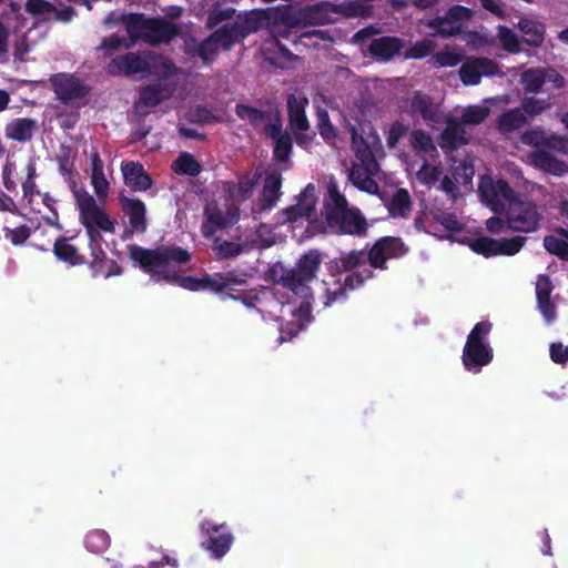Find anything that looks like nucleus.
I'll return each instance as SVG.
<instances>
[{
	"instance_id": "obj_1",
	"label": "nucleus",
	"mask_w": 568,
	"mask_h": 568,
	"mask_svg": "<svg viewBox=\"0 0 568 568\" xmlns=\"http://www.w3.org/2000/svg\"><path fill=\"white\" fill-rule=\"evenodd\" d=\"M322 260L318 251H308L300 257L295 268L282 278L283 286L290 290L295 298L287 304L273 301L271 305L270 315L284 322V325L280 326L281 343L285 341L284 333L292 337L311 321V283L321 267Z\"/></svg>"
},
{
	"instance_id": "obj_2",
	"label": "nucleus",
	"mask_w": 568,
	"mask_h": 568,
	"mask_svg": "<svg viewBox=\"0 0 568 568\" xmlns=\"http://www.w3.org/2000/svg\"><path fill=\"white\" fill-rule=\"evenodd\" d=\"M483 203L501 216L490 217L487 230L500 233L506 229L519 232H532L538 227L540 215L536 205L517 199L515 192L503 180L483 176L479 181Z\"/></svg>"
},
{
	"instance_id": "obj_3",
	"label": "nucleus",
	"mask_w": 568,
	"mask_h": 568,
	"mask_svg": "<svg viewBox=\"0 0 568 568\" xmlns=\"http://www.w3.org/2000/svg\"><path fill=\"white\" fill-rule=\"evenodd\" d=\"M129 254L132 261L151 274L154 281H168L179 284L190 291L212 290L221 291L233 284L230 276H205L195 278L192 276H179V266L190 260V254L180 247H160L154 251L140 246H130Z\"/></svg>"
},
{
	"instance_id": "obj_4",
	"label": "nucleus",
	"mask_w": 568,
	"mask_h": 568,
	"mask_svg": "<svg viewBox=\"0 0 568 568\" xmlns=\"http://www.w3.org/2000/svg\"><path fill=\"white\" fill-rule=\"evenodd\" d=\"M74 197L80 221L87 229L89 235L92 265L97 267V272H102L100 264L103 262L105 253L102 248L100 231L113 233L115 231L116 221L97 203L89 192L77 190L74 191Z\"/></svg>"
},
{
	"instance_id": "obj_5",
	"label": "nucleus",
	"mask_w": 568,
	"mask_h": 568,
	"mask_svg": "<svg viewBox=\"0 0 568 568\" xmlns=\"http://www.w3.org/2000/svg\"><path fill=\"white\" fill-rule=\"evenodd\" d=\"M109 73L113 75H132L150 72L164 78H171L176 69L166 59L151 53H128L113 59L108 65Z\"/></svg>"
},
{
	"instance_id": "obj_6",
	"label": "nucleus",
	"mask_w": 568,
	"mask_h": 568,
	"mask_svg": "<svg viewBox=\"0 0 568 568\" xmlns=\"http://www.w3.org/2000/svg\"><path fill=\"white\" fill-rule=\"evenodd\" d=\"M456 115L447 119V126L442 133L439 145L443 149L454 150L467 143V133L464 125H477L489 114V109L483 104L468 105L456 109Z\"/></svg>"
},
{
	"instance_id": "obj_7",
	"label": "nucleus",
	"mask_w": 568,
	"mask_h": 568,
	"mask_svg": "<svg viewBox=\"0 0 568 568\" xmlns=\"http://www.w3.org/2000/svg\"><path fill=\"white\" fill-rule=\"evenodd\" d=\"M326 219L332 226L348 234H357L365 227V221L356 210L347 209L345 197L337 191L335 184H329L325 201Z\"/></svg>"
},
{
	"instance_id": "obj_8",
	"label": "nucleus",
	"mask_w": 568,
	"mask_h": 568,
	"mask_svg": "<svg viewBox=\"0 0 568 568\" xmlns=\"http://www.w3.org/2000/svg\"><path fill=\"white\" fill-rule=\"evenodd\" d=\"M490 329L491 324L483 322L476 324L468 335L463 352V364L467 371L479 373L480 368L493 359V349L485 342Z\"/></svg>"
},
{
	"instance_id": "obj_9",
	"label": "nucleus",
	"mask_w": 568,
	"mask_h": 568,
	"mask_svg": "<svg viewBox=\"0 0 568 568\" xmlns=\"http://www.w3.org/2000/svg\"><path fill=\"white\" fill-rule=\"evenodd\" d=\"M410 142L413 149L424 161L423 165L416 172V179L422 184L428 186L434 185L439 180L440 175V170L436 163V158L438 156L436 146L430 136L422 131H414L410 134Z\"/></svg>"
},
{
	"instance_id": "obj_10",
	"label": "nucleus",
	"mask_w": 568,
	"mask_h": 568,
	"mask_svg": "<svg viewBox=\"0 0 568 568\" xmlns=\"http://www.w3.org/2000/svg\"><path fill=\"white\" fill-rule=\"evenodd\" d=\"M126 31L131 38H143L151 43L169 41L175 36V29L166 22L145 19L142 16H129L125 18Z\"/></svg>"
},
{
	"instance_id": "obj_11",
	"label": "nucleus",
	"mask_w": 568,
	"mask_h": 568,
	"mask_svg": "<svg viewBox=\"0 0 568 568\" xmlns=\"http://www.w3.org/2000/svg\"><path fill=\"white\" fill-rule=\"evenodd\" d=\"M317 203V194L314 185L308 184L300 194L297 204L281 211L277 215V222L303 223L307 221L310 224L316 222L315 205Z\"/></svg>"
},
{
	"instance_id": "obj_12",
	"label": "nucleus",
	"mask_w": 568,
	"mask_h": 568,
	"mask_svg": "<svg viewBox=\"0 0 568 568\" xmlns=\"http://www.w3.org/2000/svg\"><path fill=\"white\" fill-rule=\"evenodd\" d=\"M524 245V237L514 236L511 239H491L487 236L478 237L469 243L470 248L486 257L496 255H515Z\"/></svg>"
},
{
	"instance_id": "obj_13",
	"label": "nucleus",
	"mask_w": 568,
	"mask_h": 568,
	"mask_svg": "<svg viewBox=\"0 0 568 568\" xmlns=\"http://www.w3.org/2000/svg\"><path fill=\"white\" fill-rule=\"evenodd\" d=\"M237 216V209L234 205H229L225 200L207 204L205 222L202 226L204 236H211L217 229L233 224Z\"/></svg>"
},
{
	"instance_id": "obj_14",
	"label": "nucleus",
	"mask_w": 568,
	"mask_h": 568,
	"mask_svg": "<svg viewBox=\"0 0 568 568\" xmlns=\"http://www.w3.org/2000/svg\"><path fill=\"white\" fill-rule=\"evenodd\" d=\"M521 83L526 91L537 92L540 89L546 91L559 89L564 85V78L554 69H529L521 75Z\"/></svg>"
},
{
	"instance_id": "obj_15",
	"label": "nucleus",
	"mask_w": 568,
	"mask_h": 568,
	"mask_svg": "<svg viewBox=\"0 0 568 568\" xmlns=\"http://www.w3.org/2000/svg\"><path fill=\"white\" fill-rule=\"evenodd\" d=\"M26 179L22 181L23 200L29 203L32 210L42 212V206L53 211L54 200L36 190V162L30 159L24 168Z\"/></svg>"
},
{
	"instance_id": "obj_16",
	"label": "nucleus",
	"mask_w": 568,
	"mask_h": 568,
	"mask_svg": "<svg viewBox=\"0 0 568 568\" xmlns=\"http://www.w3.org/2000/svg\"><path fill=\"white\" fill-rule=\"evenodd\" d=\"M416 225L425 232L439 237H446V234L442 233L443 231L453 233L462 229V224L456 216L443 212L425 213L416 220ZM449 236L447 235V237Z\"/></svg>"
},
{
	"instance_id": "obj_17",
	"label": "nucleus",
	"mask_w": 568,
	"mask_h": 568,
	"mask_svg": "<svg viewBox=\"0 0 568 568\" xmlns=\"http://www.w3.org/2000/svg\"><path fill=\"white\" fill-rule=\"evenodd\" d=\"M224 525H216L212 521H204L201 526L202 532L206 539L202 542L205 550L210 551L214 558L223 557L231 548L233 537L230 532L219 534Z\"/></svg>"
},
{
	"instance_id": "obj_18",
	"label": "nucleus",
	"mask_w": 568,
	"mask_h": 568,
	"mask_svg": "<svg viewBox=\"0 0 568 568\" xmlns=\"http://www.w3.org/2000/svg\"><path fill=\"white\" fill-rule=\"evenodd\" d=\"M379 166L376 161H356L349 172L351 182L359 190L376 193Z\"/></svg>"
},
{
	"instance_id": "obj_19",
	"label": "nucleus",
	"mask_w": 568,
	"mask_h": 568,
	"mask_svg": "<svg viewBox=\"0 0 568 568\" xmlns=\"http://www.w3.org/2000/svg\"><path fill=\"white\" fill-rule=\"evenodd\" d=\"M496 73L497 64L486 58L468 59L459 69V77L465 85H477L483 77H490Z\"/></svg>"
},
{
	"instance_id": "obj_20",
	"label": "nucleus",
	"mask_w": 568,
	"mask_h": 568,
	"mask_svg": "<svg viewBox=\"0 0 568 568\" xmlns=\"http://www.w3.org/2000/svg\"><path fill=\"white\" fill-rule=\"evenodd\" d=\"M237 41L239 34L233 33L225 26L201 43L199 55L204 61H212L219 52L229 50Z\"/></svg>"
},
{
	"instance_id": "obj_21",
	"label": "nucleus",
	"mask_w": 568,
	"mask_h": 568,
	"mask_svg": "<svg viewBox=\"0 0 568 568\" xmlns=\"http://www.w3.org/2000/svg\"><path fill=\"white\" fill-rule=\"evenodd\" d=\"M355 284L353 283V275L345 276L342 282L341 277L331 275L328 281H322L316 283V290L314 293L323 301L325 306H329L333 302L342 298L347 290H353Z\"/></svg>"
},
{
	"instance_id": "obj_22",
	"label": "nucleus",
	"mask_w": 568,
	"mask_h": 568,
	"mask_svg": "<svg viewBox=\"0 0 568 568\" xmlns=\"http://www.w3.org/2000/svg\"><path fill=\"white\" fill-rule=\"evenodd\" d=\"M51 81L58 98L65 102L78 103L88 93V88L72 75L58 74Z\"/></svg>"
},
{
	"instance_id": "obj_23",
	"label": "nucleus",
	"mask_w": 568,
	"mask_h": 568,
	"mask_svg": "<svg viewBox=\"0 0 568 568\" xmlns=\"http://www.w3.org/2000/svg\"><path fill=\"white\" fill-rule=\"evenodd\" d=\"M406 252L404 243L396 237H385L378 241L369 251V263L375 267H383L387 258L397 257Z\"/></svg>"
},
{
	"instance_id": "obj_24",
	"label": "nucleus",
	"mask_w": 568,
	"mask_h": 568,
	"mask_svg": "<svg viewBox=\"0 0 568 568\" xmlns=\"http://www.w3.org/2000/svg\"><path fill=\"white\" fill-rule=\"evenodd\" d=\"M121 172L124 183L133 191L143 192L151 187L152 180L144 171L142 164L134 161L122 162Z\"/></svg>"
},
{
	"instance_id": "obj_25",
	"label": "nucleus",
	"mask_w": 568,
	"mask_h": 568,
	"mask_svg": "<svg viewBox=\"0 0 568 568\" xmlns=\"http://www.w3.org/2000/svg\"><path fill=\"white\" fill-rule=\"evenodd\" d=\"M455 182L445 176L440 182V189L450 195L452 200L457 196V184L468 185L475 174L473 164L468 161L458 162L453 165Z\"/></svg>"
},
{
	"instance_id": "obj_26",
	"label": "nucleus",
	"mask_w": 568,
	"mask_h": 568,
	"mask_svg": "<svg viewBox=\"0 0 568 568\" xmlns=\"http://www.w3.org/2000/svg\"><path fill=\"white\" fill-rule=\"evenodd\" d=\"M410 109L414 114H419L427 122L436 123L442 116L440 100L419 92L414 95Z\"/></svg>"
},
{
	"instance_id": "obj_27",
	"label": "nucleus",
	"mask_w": 568,
	"mask_h": 568,
	"mask_svg": "<svg viewBox=\"0 0 568 568\" xmlns=\"http://www.w3.org/2000/svg\"><path fill=\"white\" fill-rule=\"evenodd\" d=\"M521 141L528 145H546L552 150L568 154V139L557 134H547L544 131H529L523 134Z\"/></svg>"
},
{
	"instance_id": "obj_28",
	"label": "nucleus",
	"mask_w": 568,
	"mask_h": 568,
	"mask_svg": "<svg viewBox=\"0 0 568 568\" xmlns=\"http://www.w3.org/2000/svg\"><path fill=\"white\" fill-rule=\"evenodd\" d=\"M282 185L281 174L273 171L266 175L263 185L262 197L257 204L256 211L264 212L271 210L281 196Z\"/></svg>"
},
{
	"instance_id": "obj_29",
	"label": "nucleus",
	"mask_w": 568,
	"mask_h": 568,
	"mask_svg": "<svg viewBox=\"0 0 568 568\" xmlns=\"http://www.w3.org/2000/svg\"><path fill=\"white\" fill-rule=\"evenodd\" d=\"M352 146L357 161H375L374 150L379 143L378 138L369 133L366 138L359 134L354 128H351Z\"/></svg>"
},
{
	"instance_id": "obj_30",
	"label": "nucleus",
	"mask_w": 568,
	"mask_h": 568,
	"mask_svg": "<svg viewBox=\"0 0 568 568\" xmlns=\"http://www.w3.org/2000/svg\"><path fill=\"white\" fill-rule=\"evenodd\" d=\"M265 13L263 11H251L244 14H240L237 20L227 27L230 31L239 34V40L246 34L258 30L265 22Z\"/></svg>"
},
{
	"instance_id": "obj_31",
	"label": "nucleus",
	"mask_w": 568,
	"mask_h": 568,
	"mask_svg": "<svg viewBox=\"0 0 568 568\" xmlns=\"http://www.w3.org/2000/svg\"><path fill=\"white\" fill-rule=\"evenodd\" d=\"M530 162L535 168L556 176H562L568 173V166L564 162L542 150L532 152L530 154Z\"/></svg>"
},
{
	"instance_id": "obj_32",
	"label": "nucleus",
	"mask_w": 568,
	"mask_h": 568,
	"mask_svg": "<svg viewBox=\"0 0 568 568\" xmlns=\"http://www.w3.org/2000/svg\"><path fill=\"white\" fill-rule=\"evenodd\" d=\"M121 207L130 219V223L133 230L144 231L145 230V205L138 199L128 197L124 195L120 196Z\"/></svg>"
},
{
	"instance_id": "obj_33",
	"label": "nucleus",
	"mask_w": 568,
	"mask_h": 568,
	"mask_svg": "<svg viewBox=\"0 0 568 568\" xmlns=\"http://www.w3.org/2000/svg\"><path fill=\"white\" fill-rule=\"evenodd\" d=\"M341 264L343 268L351 272L353 275V283L358 286L363 283L364 277H368V273L362 272L366 267V255L362 252H349L341 256Z\"/></svg>"
},
{
	"instance_id": "obj_34",
	"label": "nucleus",
	"mask_w": 568,
	"mask_h": 568,
	"mask_svg": "<svg viewBox=\"0 0 568 568\" xmlns=\"http://www.w3.org/2000/svg\"><path fill=\"white\" fill-rule=\"evenodd\" d=\"M91 160V184L99 200H104L109 194V181L104 173V165L97 152L92 153Z\"/></svg>"
},
{
	"instance_id": "obj_35",
	"label": "nucleus",
	"mask_w": 568,
	"mask_h": 568,
	"mask_svg": "<svg viewBox=\"0 0 568 568\" xmlns=\"http://www.w3.org/2000/svg\"><path fill=\"white\" fill-rule=\"evenodd\" d=\"M517 28L521 31L526 43L529 45L539 47L542 43L546 28L540 21L524 17L518 21Z\"/></svg>"
},
{
	"instance_id": "obj_36",
	"label": "nucleus",
	"mask_w": 568,
	"mask_h": 568,
	"mask_svg": "<svg viewBox=\"0 0 568 568\" xmlns=\"http://www.w3.org/2000/svg\"><path fill=\"white\" fill-rule=\"evenodd\" d=\"M551 283L547 276L540 275L536 283V295L539 310L545 320L550 323L555 318V308L550 303Z\"/></svg>"
},
{
	"instance_id": "obj_37",
	"label": "nucleus",
	"mask_w": 568,
	"mask_h": 568,
	"mask_svg": "<svg viewBox=\"0 0 568 568\" xmlns=\"http://www.w3.org/2000/svg\"><path fill=\"white\" fill-rule=\"evenodd\" d=\"M400 42L397 38L382 37L374 39L369 44L371 53L382 60H388L400 50Z\"/></svg>"
},
{
	"instance_id": "obj_38",
	"label": "nucleus",
	"mask_w": 568,
	"mask_h": 568,
	"mask_svg": "<svg viewBox=\"0 0 568 568\" xmlns=\"http://www.w3.org/2000/svg\"><path fill=\"white\" fill-rule=\"evenodd\" d=\"M36 121L30 119H14L6 126V135L11 140L24 142L31 139Z\"/></svg>"
},
{
	"instance_id": "obj_39",
	"label": "nucleus",
	"mask_w": 568,
	"mask_h": 568,
	"mask_svg": "<svg viewBox=\"0 0 568 568\" xmlns=\"http://www.w3.org/2000/svg\"><path fill=\"white\" fill-rule=\"evenodd\" d=\"M307 103L305 99L290 98L288 99V112L291 125L295 130H307L308 121L304 112V105Z\"/></svg>"
},
{
	"instance_id": "obj_40",
	"label": "nucleus",
	"mask_w": 568,
	"mask_h": 568,
	"mask_svg": "<svg viewBox=\"0 0 568 568\" xmlns=\"http://www.w3.org/2000/svg\"><path fill=\"white\" fill-rule=\"evenodd\" d=\"M544 246L549 253L568 260V232L560 229L556 234L546 236Z\"/></svg>"
},
{
	"instance_id": "obj_41",
	"label": "nucleus",
	"mask_w": 568,
	"mask_h": 568,
	"mask_svg": "<svg viewBox=\"0 0 568 568\" xmlns=\"http://www.w3.org/2000/svg\"><path fill=\"white\" fill-rule=\"evenodd\" d=\"M387 209L394 217L405 216L410 211V199L408 192L403 189L396 191L387 203Z\"/></svg>"
},
{
	"instance_id": "obj_42",
	"label": "nucleus",
	"mask_w": 568,
	"mask_h": 568,
	"mask_svg": "<svg viewBox=\"0 0 568 568\" xmlns=\"http://www.w3.org/2000/svg\"><path fill=\"white\" fill-rule=\"evenodd\" d=\"M171 94L170 90L159 91L155 88H146L141 92L138 108L141 112H146L145 108H151L159 104L162 100L169 98Z\"/></svg>"
},
{
	"instance_id": "obj_43",
	"label": "nucleus",
	"mask_w": 568,
	"mask_h": 568,
	"mask_svg": "<svg viewBox=\"0 0 568 568\" xmlns=\"http://www.w3.org/2000/svg\"><path fill=\"white\" fill-rule=\"evenodd\" d=\"M172 169L178 174L196 175L200 173V164L189 153H182L172 164Z\"/></svg>"
},
{
	"instance_id": "obj_44",
	"label": "nucleus",
	"mask_w": 568,
	"mask_h": 568,
	"mask_svg": "<svg viewBox=\"0 0 568 568\" xmlns=\"http://www.w3.org/2000/svg\"><path fill=\"white\" fill-rule=\"evenodd\" d=\"M524 122L525 115L523 111L515 109L500 116L498 128L503 132H510L521 126Z\"/></svg>"
},
{
	"instance_id": "obj_45",
	"label": "nucleus",
	"mask_w": 568,
	"mask_h": 568,
	"mask_svg": "<svg viewBox=\"0 0 568 568\" xmlns=\"http://www.w3.org/2000/svg\"><path fill=\"white\" fill-rule=\"evenodd\" d=\"M255 183V176L244 178L241 180L237 185L230 189V196L232 197V201L234 203H239L246 200L252 194Z\"/></svg>"
},
{
	"instance_id": "obj_46",
	"label": "nucleus",
	"mask_w": 568,
	"mask_h": 568,
	"mask_svg": "<svg viewBox=\"0 0 568 568\" xmlns=\"http://www.w3.org/2000/svg\"><path fill=\"white\" fill-rule=\"evenodd\" d=\"M54 254L59 260L68 262L71 265L81 263V257L78 255L75 247L65 241L55 242Z\"/></svg>"
},
{
	"instance_id": "obj_47",
	"label": "nucleus",
	"mask_w": 568,
	"mask_h": 568,
	"mask_svg": "<svg viewBox=\"0 0 568 568\" xmlns=\"http://www.w3.org/2000/svg\"><path fill=\"white\" fill-rule=\"evenodd\" d=\"M110 539L105 531L93 530L85 537L87 547L94 552H101L109 547Z\"/></svg>"
},
{
	"instance_id": "obj_48",
	"label": "nucleus",
	"mask_w": 568,
	"mask_h": 568,
	"mask_svg": "<svg viewBox=\"0 0 568 568\" xmlns=\"http://www.w3.org/2000/svg\"><path fill=\"white\" fill-rule=\"evenodd\" d=\"M26 10L32 16L48 19L53 11V7L45 0H27Z\"/></svg>"
},
{
	"instance_id": "obj_49",
	"label": "nucleus",
	"mask_w": 568,
	"mask_h": 568,
	"mask_svg": "<svg viewBox=\"0 0 568 568\" xmlns=\"http://www.w3.org/2000/svg\"><path fill=\"white\" fill-rule=\"evenodd\" d=\"M498 39L501 43V45L509 52H517L519 51V40L517 34L506 28V27H499L498 28Z\"/></svg>"
},
{
	"instance_id": "obj_50",
	"label": "nucleus",
	"mask_w": 568,
	"mask_h": 568,
	"mask_svg": "<svg viewBox=\"0 0 568 568\" xmlns=\"http://www.w3.org/2000/svg\"><path fill=\"white\" fill-rule=\"evenodd\" d=\"M236 113L241 119L247 120L257 128L262 126L265 122V115L262 112L247 105H237Z\"/></svg>"
},
{
	"instance_id": "obj_51",
	"label": "nucleus",
	"mask_w": 568,
	"mask_h": 568,
	"mask_svg": "<svg viewBox=\"0 0 568 568\" xmlns=\"http://www.w3.org/2000/svg\"><path fill=\"white\" fill-rule=\"evenodd\" d=\"M462 61V53L454 50H443L435 55V62L439 67H455Z\"/></svg>"
},
{
	"instance_id": "obj_52",
	"label": "nucleus",
	"mask_w": 568,
	"mask_h": 568,
	"mask_svg": "<svg viewBox=\"0 0 568 568\" xmlns=\"http://www.w3.org/2000/svg\"><path fill=\"white\" fill-rule=\"evenodd\" d=\"M213 248L215 253L222 257L235 256L242 251L240 244L227 241L221 242L220 240L215 241Z\"/></svg>"
},
{
	"instance_id": "obj_53",
	"label": "nucleus",
	"mask_w": 568,
	"mask_h": 568,
	"mask_svg": "<svg viewBox=\"0 0 568 568\" xmlns=\"http://www.w3.org/2000/svg\"><path fill=\"white\" fill-rule=\"evenodd\" d=\"M291 149L292 143L288 135H281L274 140V155L277 160H286L290 156Z\"/></svg>"
},
{
	"instance_id": "obj_54",
	"label": "nucleus",
	"mask_w": 568,
	"mask_h": 568,
	"mask_svg": "<svg viewBox=\"0 0 568 568\" xmlns=\"http://www.w3.org/2000/svg\"><path fill=\"white\" fill-rule=\"evenodd\" d=\"M4 236L10 240L13 245H19L30 236V229L26 225L16 229L4 227Z\"/></svg>"
},
{
	"instance_id": "obj_55",
	"label": "nucleus",
	"mask_w": 568,
	"mask_h": 568,
	"mask_svg": "<svg viewBox=\"0 0 568 568\" xmlns=\"http://www.w3.org/2000/svg\"><path fill=\"white\" fill-rule=\"evenodd\" d=\"M317 119H318L317 126H318L321 135L326 140L334 138L335 129L329 122L327 112L318 109Z\"/></svg>"
},
{
	"instance_id": "obj_56",
	"label": "nucleus",
	"mask_w": 568,
	"mask_h": 568,
	"mask_svg": "<svg viewBox=\"0 0 568 568\" xmlns=\"http://www.w3.org/2000/svg\"><path fill=\"white\" fill-rule=\"evenodd\" d=\"M433 49H434L433 43L429 40H424V41H420V42L416 43L415 45H413L406 52V57L412 58V59H419V58H423V57L427 55L428 53H430L433 51Z\"/></svg>"
},
{
	"instance_id": "obj_57",
	"label": "nucleus",
	"mask_w": 568,
	"mask_h": 568,
	"mask_svg": "<svg viewBox=\"0 0 568 568\" xmlns=\"http://www.w3.org/2000/svg\"><path fill=\"white\" fill-rule=\"evenodd\" d=\"M549 108V103L546 100L540 99H528L524 103V111L529 115H537Z\"/></svg>"
},
{
	"instance_id": "obj_58",
	"label": "nucleus",
	"mask_w": 568,
	"mask_h": 568,
	"mask_svg": "<svg viewBox=\"0 0 568 568\" xmlns=\"http://www.w3.org/2000/svg\"><path fill=\"white\" fill-rule=\"evenodd\" d=\"M14 172H16V164L8 159L6 162V165L3 168L2 174H3V184H4L6 189L9 191H13L17 187Z\"/></svg>"
},
{
	"instance_id": "obj_59",
	"label": "nucleus",
	"mask_w": 568,
	"mask_h": 568,
	"mask_svg": "<svg viewBox=\"0 0 568 568\" xmlns=\"http://www.w3.org/2000/svg\"><path fill=\"white\" fill-rule=\"evenodd\" d=\"M265 125L266 133L273 139H277L281 136L282 124L277 118L265 116V122L262 124Z\"/></svg>"
},
{
	"instance_id": "obj_60",
	"label": "nucleus",
	"mask_w": 568,
	"mask_h": 568,
	"mask_svg": "<svg viewBox=\"0 0 568 568\" xmlns=\"http://www.w3.org/2000/svg\"><path fill=\"white\" fill-rule=\"evenodd\" d=\"M550 356L556 363H564L568 359V346L556 343L550 346Z\"/></svg>"
},
{
	"instance_id": "obj_61",
	"label": "nucleus",
	"mask_w": 568,
	"mask_h": 568,
	"mask_svg": "<svg viewBox=\"0 0 568 568\" xmlns=\"http://www.w3.org/2000/svg\"><path fill=\"white\" fill-rule=\"evenodd\" d=\"M405 126L400 123H394L388 132L387 144L394 148L399 139L405 134Z\"/></svg>"
},
{
	"instance_id": "obj_62",
	"label": "nucleus",
	"mask_w": 568,
	"mask_h": 568,
	"mask_svg": "<svg viewBox=\"0 0 568 568\" xmlns=\"http://www.w3.org/2000/svg\"><path fill=\"white\" fill-rule=\"evenodd\" d=\"M465 40L468 44H470L474 49H481L485 48L489 40L479 33L470 32L465 36Z\"/></svg>"
},
{
	"instance_id": "obj_63",
	"label": "nucleus",
	"mask_w": 568,
	"mask_h": 568,
	"mask_svg": "<svg viewBox=\"0 0 568 568\" xmlns=\"http://www.w3.org/2000/svg\"><path fill=\"white\" fill-rule=\"evenodd\" d=\"M471 16V10L460 6L453 7L448 12V17L454 20H469Z\"/></svg>"
},
{
	"instance_id": "obj_64",
	"label": "nucleus",
	"mask_w": 568,
	"mask_h": 568,
	"mask_svg": "<svg viewBox=\"0 0 568 568\" xmlns=\"http://www.w3.org/2000/svg\"><path fill=\"white\" fill-rule=\"evenodd\" d=\"M123 44V40L118 36H112L102 42V48L109 52L116 51Z\"/></svg>"
}]
</instances>
